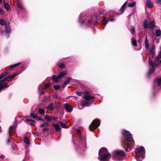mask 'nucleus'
<instances>
[{
	"label": "nucleus",
	"instance_id": "9d476101",
	"mask_svg": "<svg viewBox=\"0 0 161 161\" xmlns=\"http://www.w3.org/2000/svg\"><path fill=\"white\" fill-rule=\"evenodd\" d=\"M66 111L69 113L71 112L73 109V108L71 106L69 105H66L65 106Z\"/></svg>",
	"mask_w": 161,
	"mask_h": 161
},
{
	"label": "nucleus",
	"instance_id": "58836bf2",
	"mask_svg": "<svg viewBox=\"0 0 161 161\" xmlns=\"http://www.w3.org/2000/svg\"><path fill=\"white\" fill-rule=\"evenodd\" d=\"M16 75L14 74V75H12L11 76H10L8 77H9V79H12L13 78H14Z\"/></svg>",
	"mask_w": 161,
	"mask_h": 161
},
{
	"label": "nucleus",
	"instance_id": "dca6fc26",
	"mask_svg": "<svg viewBox=\"0 0 161 161\" xmlns=\"http://www.w3.org/2000/svg\"><path fill=\"white\" fill-rule=\"evenodd\" d=\"M53 126L54 127L55 130L57 131H59L60 129V127L58 124H54L53 125Z\"/></svg>",
	"mask_w": 161,
	"mask_h": 161
},
{
	"label": "nucleus",
	"instance_id": "412c9836",
	"mask_svg": "<svg viewBox=\"0 0 161 161\" xmlns=\"http://www.w3.org/2000/svg\"><path fill=\"white\" fill-rule=\"evenodd\" d=\"M90 103L86 101H84L83 102L82 105L84 106H88L90 105Z\"/></svg>",
	"mask_w": 161,
	"mask_h": 161
},
{
	"label": "nucleus",
	"instance_id": "e433bc0d",
	"mask_svg": "<svg viewBox=\"0 0 161 161\" xmlns=\"http://www.w3.org/2000/svg\"><path fill=\"white\" fill-rule=\"evenodd\" d=\"M131 33L132 34H134L135 32V28L134 27L132 26L131 27Z\"/></svg>",
	"mask_w": 161,
	"mask_h": 161
},
{
	"label": "nucleus",
	"instance_id": "7ed1b4c3",
	"mask_svg": "<svg viewBox=\"0 0 161 161\" xmlns=\"http://www.w3.org/2000/svg\"><path fill=\"white\" fill-rule=\"evenodd\" d=\"M145 48L147 50L149 51L151 54V55L152 57H153L154 55L153 53V49L154 48V45L151 44L149 45L148 41L147 38H146L145 40Z\"/></svg>",
	"mask_w": 161,
	"mask_h": 161
},
{
	"label": "nucleus",
	"instance_id": "79ce46f5",
	"mask_svg": "<svg viewBox=\"0 0 161 161\" xmlns=\"http://www.w3.org/2000/svg\"><path fill=\"white\" fill-rule=\"evenodd\" d=\"M19 64H20L19 63L14 64V65H12L11 68H14V67L17 66H18V65H19Z\"/></svg>",
	"mask_w": 161,
	"mask_h": 161
},
{
	"label": "nucleus",
	"instance_id": "7c9ffc66",
	"mask_svg": "<svg viewBox=\"0 0 161 161\" xmlns=\"http://www.w3.org/2000/svg\"><path fill=\"white\" fill-rule=\"evenodd\" d=\"M30 115L32 118L34 119H35L37 117V115L33 113H31L30 114Z\"/></svg>",
	"mask_w": 161,
	"mask_h": 161
},
{
	"label": "nucleus",
	"instance_id": "603ef678",
	"mask_svg": "<svg viewBox=\"0 0 161 161\" xmlns=\"http://www.w3.org/2000/svg\"><path fill=\"white\" fill-rule=\"evenodd\" d=\"M10 142V140L9 138H8L7 141V143H8L9 142Z\"/></svg>",
	"mask_w": 161,
	"mask_h": 161
},
{
	"label": "nucleus",
	"instance_id": "39448f33",
	"mask_svg": "<svg viewBox=\"0 0 161 161\" xmlns=\"http://www.w3.org/2000/svg\"><path fill=\"white\" fill-rule=\"evenodd\" d=\"M100 125L99 120H94L89 126L90 130H93L99 126Z\"/></svg>",
	"mask_w": 161,
	"mask_h": 161
},
{
	"label": "nucleus",
	"instance_id": "0eeeda50",
	"mask_svg": "<svg viewBox=\"0 0 161 161\" xmlns=\"http://www.w3.org/2000/svg\"><path fill=\"white\" fill-rule=\"evenodd\" d=\"M115 157L114 159L115 160H117L116 158H117L119 156H123L125 155V153L121 150H118L114 152Z\"/></svg>",
	"mask_w": 161,
	"mask_h": 161
},
{
	"label": "nucleus",
	"instance_id": "bf43d9fd",
	"mask_svg": "<svg viewBox=\"0 0 161 161\" xmlns=\"http://www.w3.org/2000/svg\"><path fill=\"white\" fill-rule=\"evenodd\" d=\"M1 131V127L0 126V132Z\"/></svg>",
	"mask_w": 161,
	"mask_h": 161
},
{
	"label": "nucleus",
	"instance_id": "a211bd4d",
	"mask_svg": "<svg viewBox=\"0 0 161 161\" xmlns=\"http://www.w3.org/2000/svg\"><path fill=\"white\" fill-rule=\"evenodd\" d=\"M154 25H155V23H154V21H151L149 25V28L151 29L153 28L154 26Z\"/></svg>",
	"mask_w": 161,
	"mask_h": 161
},
{
	"label": "nucleus",
	"instance_id": "49530a36",
	"mask_svg": "<svg viewBox=\"0 0 161 161\" xmlns=\"http://www.w3.org/2000/svg\"><path fill=\"white\" fill-rule=\"evenodd\" d=\"M3 10L2 9L0 8V14H3Z\"/></svg>",
	"mask_w": 161,
	"mask_h": 161
},
{
	"label": "nucleus",
	"instance_id": "cd10ccee",
	"mask_svg": "<svg viewBox=\"0 0 161 161\" xmlns=\"http://www.w3.org/2000/svg\"><path fill=\"white\" fill-rule=\"evenodd\" d=\"M5 31L7 34H9L11 32V29L10 28H8L6 27H5Z\"/></svg>",
	"mask_w": 161,
	"mask_h": 161
},
{
	"label": "nucleus",
	"instance_id": "a878e982",
	"mask_svg": "<svg viewBox=\"0 0 161 161\" xmlns=\"http://www.w3.org/2000/svg\"><path fill=\"white\" fill-rule=\"evenodd\" d=\"M4 6L5 8L7 10H9L10 9V6L7 3H4Z\"/></svg>",
	"mask_w": 161,
	"mask_h": 161
},
{
	"label": "nucleus",
	"instance_id": "8fccbe9b",
	"mask_svg": "<svg viewBox=\"0 0 161 161\" xmlns=\"http://www.w3.org/2000/svg\"><path fill=\"white\" fill-rule=\"evenodd\" d=\"M156 2L160 4H161V0H156Z\"/></svg>",
	"mask_w": 161,
	"mask_h": 161
},
{
	"label": "nucleus",
	"instance_id": "473e14b6",
	"mask_svg": "<svg viewBox=\"0 0 161 161\" xmlns=\"http://www.w3.org/2000/svg\"><path fill=\"white\" fill-rule=\"evenodd\" d=\"M52 85V84L51 83H48L47 85H45L44 86V88L46 89L48 87Z\"/></svg>",
	"mask_w": 161,
	"mask_h": 161
},
{
	"label": "nucleus",
	"instance_id": "f704fd0d",
	"mask_svg": "<svg viewBox=\"0 0 161 161\" xmlns=\"http://www.w3.org/2000/svg\"><path fill=\"white\" fill-rule=\"evenodd\" d=\"M53 105L52 104H51L49 106H48L47 107V109L49 110H50L53 109Z\"/></svg>",
	"mask_w": 161,
	"mask_h": 161
},
{
	"label": "nucleus",
	"instance_id": "423d86ee",
	"mask_svg": "<svg viewBox=\"0 0 161 161\" xmlns=\"http://www.w3.org/2000/svg\"><path fill=\"white\" fill-rule=\"evenodd\" d=\"M144 150L145 149L142 147H140L136 149V158L137 160V161H141V160H139V158H140L139 153H140L143 152L144 151Z\"/></svg>",
	"mask_w": 161,
	"mask_h": 161
},
{
	"label": "nucleus",
	"instance_id": "ddd939ff",
	"mask_svg": "<svg viewBox=\"0 0 161 161\" xmlns=\"http://www.w3.org/2000/svg\"><path fill=\"white\" fill-rule=\"evenodd\" d=\"M146 5L148 8H150L153 6V4L152 3L150 2L149 0H147Z\"/></svg>",
	"mask_w": 161,
	"mask_h": 161
},
{
	"label": "nucleus",
	"instance_id": "b1692460",
	"mask_svg": "<svg viewBox=\"0 0 161 161\" xmlns=\"http://www.w3.org/2000/svg\"><path fill=\"white\" fill-rule=\"evenodd\" d=\"M24 141L25 143L27 144V145L30 144V141L28 138L26 137H25L24 138Z\"/></svg>",
	"mask_w": 161,
	"mask_h": 161
},
{
	"label": "nucleus",
	"instance_id": "6e6552de",
	"mask_svg": "<svg viewBox=\"0 0 161 161\" xmlns=\"http://www.w3.org/2000/svg\"><path fill=\"white\" fill-rule=\"evenodd\" d=\"M83 98L86 100H89L93 98V97L90 95L87 92H85Z\"/></svg>",
	"mask_w": 161,
	"mask_h": 161
},
{
	"label": "nucleus",
	"instance_id": "2eb2a0df",
	"mask_svg": "<svg viewBox=\"0 0 161 161\" xmlns=\"http://www.w3.org/2000/svg\"><path fill=\"white\" fill-rule=\"evenodd\" d=\"M7 85L8 84L7 83H4L2 84L0 82V90L4 88L8 87V86Z\"/></svg>",
	"mask_w": 161,
	"mask_h": 161
},
{
	"label": "nucleus",
	"instance_id": "37998d69",
	"mask_svg": "<svg viewBox=\"0 0 161 161\" xmlns=\"http://www.w3.org/2000/svg\"><path fill=\"white\" fill-rule=\"evenodd\" d=\"M76 94L79 96H80L82 94V92H76Z\"/></svg>",
	"mask_w": 161,
	"mask_h": 161
},
{
	"label": "nucleus",
	"instance_id": "c756f323",
	"mask_svg": "<svg viewBox=\"0 0 161 161\" xmlns=\"http://www.w3.org/2000/svg\"><path fill=\"white\" fill-rule=\"evenodd\" d=\"M59 123L61 125V126H62V128H67V127H66V125L64 123L61 122L60 121H59Z\"/></svg>",
	"mask_w": 161,
	"mask_h": 161
},
{
	"label": "nucleus",
	"instance_id": "a18cd8bd",
	"mask_svg": "<svg viewBox=\"0 0 161 161\" xmlns=\"http://www.w3.org/2000/svg\"><path fill=\"white\" fill-rule=\"evenodd\" d=\"M64 67V64H62L59 65V67L60 68H63Z\"/></svg>",
	"mask_w": 161,
	"mask_h": 161
},
{
	"label": "nucleus",
	"instance_id": "20e7f679",
	"mask_svg": "<svg viewBox=\"0 0 161 161\" xmlns=\"http://www.w3.org/2000/svg\"><path fill=\"white\" fill-rule=\"evenodd\" d=\"M67 75V73L65 71L61 72L57 76H53L52 80L56 82H58L60 80L65 77Z\"/></svg>",
	"mask_w": 161,
	"mask_h": 161
},
{
	"label": "nucleus",
	"instance_id": "aec40b11",
	"mask_svg": "<svg viewBox=\"0 0 161 161\" xmlns=\"http://www.w3.org/2000/svg\"><path fill=\"white\" fill-rule=\"evenodd\" d=\"M161 35V31L160 29H158L156 31V35L157 36H159Z\"/></svg>",
	"mask_w": 161,
	"mask_h": 161
},
{
	"label": "nucleus",
	"instance_id": "c9c22d12",
	"mask_svg": "<svg viewBox=\"0 0 161 161\" xmlns=\"http://www.w3.org/2000/svg\"><path fill=\"white\" fill-rule=\"evenodd\" d=\"M48 125V124L47 123H45L44 124H42L40 126V127H44L46 126L47 125Z\"/></svg>",
	"mask_w": 161,
	"mask_h": 161
},
{
	"label": "nucleus",
	"instance_id": "9b49d317",
	"mask_svg": "<svg viewBox=\"0 0 161 161\" xmlns=\"http://www.w3.org/2000/svg\"><path fill=\"white\" fill-rule=\"evenodd\" d=\"M122 133V134L125 136H128L131 135L130 131L125 130H123Z\"/></svg>",
	"mask_w": 161,
	"mask_h": 161
},
{
	"label": "nucleus",
	"instance_id": "3c124183",
	"mask_svg": "<svg viewBox=\"0 0 161 161\" xmlns=\"http://www.w3.org/2000/svg\"><path fill=\"white\" fill-rule=\"evenodd\" d=\"M0 158L2 159H3L5 158V156L3 155H2L0 156Z\"/></svg>",
	"mask_w": 161,
	"mask_h": 161
},
{
	"label": "nucleus",
	"instance_id": "2f4dec72",
	"mask_svg": "<svg viewBox=\"0 0 161 161\" xmlns=\"http://www.w3.org/2000/svg\"><path fill=\"white\" fill-rule=\"evenodd\" d=\"M144 28L145 29H147L148 28V25L147 23V20H146L144 22Z\"/></svg>",
	"mask_w": 161,
	"mask_h": 161
},
{
	"label": "nucleus",
	"instance_id": "13d9d810",
	"mask_svg": "<svg viewBox=\"0 0 161 161\" xmlns=\"http://www.w3.org/2000/svg\"><path fill=\"white\" fill-rule=\"evenodd\" d=\"M78 132H79V133H80V131L79 130H78Z\"/></svg>",
	"mask_w": 161,
	"mask_h": 161
},
{
	"label": "nucleus",
	"instance_id": "4be33fe9",
	"mask_svg": "<svg viewBox=\"0 0 161 161\" xmlns=\"http://www.w3.org/2000/svg\"><path fill=\"white\" fill-rule=\"evenodd\" d=\"M45 119L48 121H51L52 119L49 115H46L44 117Z\"/></svg>",
	"mask_w": 161,
	"mask_h": 161
},
{
	"label": "nucleus",
	"instance_id": "4468645a",
	"mask_svg": "<svg viewBox=\"0 0 161 161\" xmlns=\"http://www.w3.org/2000/svg\"><path fill=\"white\" fill-rule=\"evenodd\" d=\"M126 5V2H125L123 5L121 7L120 9V10L121 12V13L122 14L124 11L125 10V7Z\"/></svg>",
	"mask_w": 161,
	"mask_h": 161
},
{
	"label": "nucleus",
	"instance_id": "72a5a7b5",
	"mask_svg": "<svg viewBox=\"0 0 161 161\" xmlns=\"http://www.w3.org/2000/svg\"><path fill=\"white\" fill-rule=\"evenodd\" d=\"M136 4L135 2H134L131 3L129 4L128 6L130 7H133Z\"/></svg>",
	"mask_w": 161,
	"mask_h": 161
},
{
	"label": "nucleus",
	"instance_id": "a19ab883",
	"mask_svg": "<svg viewBox=\"0 0 161 161\" xmlns=\"http://www.w3.org/2000/svg\"><path fill=\"white\" fill-rule=\"evenodd\" d=\"M54 88L56 90H58L60 89V86L57 85L55 86H54Z\"/></svg>",
	"mask_w": 161,
	"mask_h": 161
},
{
	"label": "nucleus",
	"instance_id": "c85d7f7f",
	"mask_svg": "<svg viewBox=\"0 0 161 161\" xmlns=\"http://www.w3.org/2000/svg\"><path fill=\"white\" fill-rule=\"evenodd\" d=\"M39 112L40 114H44L45 113V111L43 109L40 108L39 109Z\"/></svg>",
	"mask_w": 161,
	"mask_h": 161
},
{
	"label": "nucleus",
	"instance_id": "393cba45",
	"mask_svg": "<svg viewBox=\"0 0 161 161\" xmlns=\"http://www.w3.org/2000/svg\"><path fill=\"white\" fill-rule=\"evenodd\" d=\"M7 74V72H5L4 73L1 74L0 75V80L2 79Z\"/></svg>",
	"mask_w": 161,
	"mask_h": 161
},
{
	"label": "nucleus",
	"instance_id": "de8ad7c7",
	"mask_svg": "<svg viewBox=\"0 0 161 161\" xmlns=\"http://www.w3.org/2000/svg\"><path fill=\"white\" fill-rule=\"evenodd\" d=\"M37 120H38L43 121V119L40 117L38 118Z\"/></svg>",
	"mask_w": 161,
	"mask_h": 161
},
{
	"label": "nucleus",
	"instance_id": "864d4df0",
	"mask_svg": "<svg viewBox=\"0 0 161 161\" xmlns=\"http://www.w3.org/2000/svg\"><path fill=\"white\" fill-rule=\"evenodd\" d=\"M114 20L113 19H110L108 20V21H113Z\"/></svg>",
	"mask_w": 161,
	"mask_h": 161
},
{
	"label": "nucleus",
	"instance_id": "c03bdc74",
	"mask_svg": "<svg viewBox=\"0 0 161 161\" xmlns=\"http://www.w3.org/2000/svg\"><path fill=\"white\" fill-rule=\"evenodd\" d=\"M17 5L18 6V7L20 8H22V5L19 3L18 2H17Z\"/></svg>",
	"mask_w": 161,
	"mask_h": 161
},
{
	"label": "nucleus",
	"instance_id": "6e6d98bb",
	"mask_svg": "<svg viewBox=\"0 0 161 161\" xmlns=\"http://www.w3.org/2000/svg\"><path fill=\"white\" fill-rule=\"evenodd\" d=\"M159 42V41L158 40H157L156 42V43H158Z\"/></svg>",
	"mask_w": 161,
	"mask_h": 161
},
{
	"label": "nucleus",
	"instance_id": "5fc2aeb1",
	"mask_svg": "<svg viewBox=\"0 0 161 161\" xmlns=\"http://www.w3.org/2000/svg\"><path fill=\"white\" fill-rule=\"evenodd\" d=\"M53 119L54 120H56L57 119V118H55V117H54L53 118Z\"/></svg>",
	"mask_w": 161,
	"mask_h": 161
},
{
	"label": "nucleus",
	"instance_id": "bb28decb",
	"mask_svg": "<svg viewBox=\"0 0 161 161\" xmlns=\"http://www.w3.org/2000/svg\"><path fill=\"white\" fill-rule=\"evenodd\" d=\"M131 43L132 45L134 46H137L136 41L133 38H132L131 39Z\"/></svg>",
	"mask_w": 161,
	"mask_h": 161
},
{
	"label": "nucleus",
	"instance_id": "6ab92c4d",
	"mask_svg": "<svg viewBox=\"0 0 161 161\" xmlns=\"http://www.w3.org/2000/svg\"><path fill=\"white\" fill-rule=\"evenodd\" d=\"M0 24L2 25H5L6 24V22L3 19H0Z\"/></svg>",
	"mask_w": 161,
	"mask_h": 161
},
{
	"label": "nucleus",
	"instance_id": "4c0bfd02",
	"mask_svg": "<svg viewBox=\"0 0 161 161\" xmlns=\"http://www.w3.org/2000/svg\"><path fill=\"white\" fill-rule=\"evenodd\" d=\"M108 20H106V19H104L103 22L102 24L104 25H105L108 22Z\"/></svg>",
	"mask_w": 161,
	"mask_h": 161
},
{
	"label": "nucleus",
	"instance_id": "09e8293b",
	"mask_svg": "<svg viewBox=\"0 0 161 161\" xmlns=\"http://www.w3.org/2000/svg\"><path fill=\"white\" fill-rule=\"evenodd\" d=\"M47 128H44L42 129V130L44 132L47 130Z\"/></svg>",
	"mask_w": 161,
	"mask_h": 161
},
{
	"label": "nucleus",
	"instance_id": "f3484780",
	"mask_svg": "<svg viewBox=\"0 0 161 161\" xmlns=\"http://www.w3.org/2000/svg\"><path fill=\"white\" fill-rule=\"evenodd\" d=\"M71 79L70 78H69L68 79L64 82V86L63 87H64L65 86H66L68 84H69L70 81Z\"/></svg>",
	"mask_w": 161,
	"mask_h": 161
},
{
	"label": "nucleus",
	"instance_id": "4d7b16f0",
	"mask_svg": "<svg viewBox=\"0 0 161 161\" xmlns=\"http://www.w3.org/2000/svg\"><path fill=\"white\" fill-rule=\"evenodd\" d=\"M2 0H0V3H2Z\"/></svg>",
	"mask_w": 161,
	"mask_h": 161
},
{
	"label": "nucleus",
	"instance_id": "1a4fd4ad",
	"mask_svg": "<svg viewBox=\"0 0 161 161\" xmlns=\"http://www.w3.org/2000/svg\"><path fill=\"white\" fill-rule=\"evenodd\" d=\"M16 130V127L15 126H11L9 128V135L14 132Z\"/></svg>",
	"mask_w": 161,
	"mask_h": 161
},
{
	"label": "nucleus",
	"instance_id": "f257e3e1",
	"mask_svg": "<svg viewBox=\"0 0 161 161\" xmlns=\"http://www.w3.org/2000/svg\"><path fill=\"white\" fill-rule=\"evenodd\" d=\"M98 159L101 161H104L109 159L110 158V154L109 153L105 148H101L99 152Z\"/></svg>",
	"mask_w": 161,
	"mask_h": 161
},
{
	"label": "nucleus",
	"instance_id": "f03ea898",
	"mask_svg": "<svg viewBox=\"0 0 161 161\" xmlns=\"http://www.w3.org/2000/svg\"><path fill=\"white\" fill-rule=\"evenodd\" d=\"M123 143L125 145V147H129L130 150V147L131 145H133L134 144V142L133 141V138L130 136L129 137H127L126 138L125 140L123 142ZM128 148L126 149L125 150L126 151L129 150Z\"/></svg>",
	"mask_w": 161,
	"mask_h": 161
},
{
	"label": "nucleus",
	"instance_id": "f8f14e48",
	"mask_svg": "<svg viewBox=\"0 0 161 161\" xmlns=\"http://www.w3.org/2000/svg\"><path fill=\"white\" fill-rule=\"evenodd\" d=\"M26 120L27 123L30 125H34L36 123V122L35 121L31 119H26Z\"/></svg>",
	"mask_w": 161,
	"mask_h": 161
},
{
	"label": "nucleus",
	"instance_id": "5701e85b",
	"mask_svg": "<svg viewBox=\"0 0 161 161\" xmlns=\"http://www.w3.org/2000/svg\"><path fill=\"white\" fill-rule=\"evenodd\" d=\"M155 83L158 85H160L161 83V78L155 80Z\"/></svg>",
	"mask_w": 161,
	"mask_h": 161
},
{
	"label": "nucleus",
	"instance_id": "ea45409f",
	"mask_svg": "<svg viewBox=\"0 0 161 161\" xmlns=\"http://www.w3.org/2000/svg\"><path fill=\"white\" fill-rule=\"evenodd\" d=\"M9 79V77H6L5 78H4L2 80H1V82H3L4 81H5L6 80L8 79Z\"/></svg>",
	"mask_w": 161,
	"mask_h": 161
}]
</instances>
